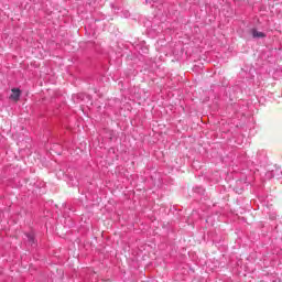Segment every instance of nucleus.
<instances>
[{
    "label": "nucleus",
    "instance_id": "nucleus-2",
    "mask_svg": "<svg viewBox=\"0 0 282 282\" xmlns=\"http://www.w3.org/2000/svg\"><path fill=\"white\" fill-rule=\"evenodd\" d=\"M10 98L11 100H19V98H21V90L19 88H13Z\"/></svg>",
    "mask_w": 282,
    "mask_h": 282
},
{
    "label": "nucleus",
    "instance_id": "nucleus-3",
    "mask_svg": "<svg viewBox=\"0 0 282 282\" xmlns=\"http://www.w3.org/2000/svg\"><path fill=\"white\" fill-rule=\"evenodd\" d=\"M253 39H265V33L257 31V29L251 30Z\"/></svg>",
    "mask_w": 282,
    "mask_h": 282
},
{
    "label": "nucleus",
    "instance_id": "nucleus-5",
    "mask_svg": "<svg viewBox=\"0 0 282 282\" xmlns=\"http://www.w3.org/2000/svg\"><path fill=\"white\" fill-rule=\"evenodd\" d=\"M274 178V172L273 170L265 173V180H272Z\"/></svg>",
    "mask_w": 282,
    "mask_h": 282
},
{
    "label": "nucleus",
    "instance_id": "nucleus-1",
    "mask_svg": "<svg viewBox=\"0 0 282 282\" xmlns=\"http://www.w3.org/2000/svg\"><path fill=\"white\" fill-rule=\"evenodd\" d=\"M24 235L28 246H31V248H36V237L34 236V232H26Z\"/></svg>",
    "mask_w": 282,
    "mask_h": 282
},
{
    "label": "nucleus",
    "instance_id": "nucleus-4",
    "mask_svg": "<svg viewBox=\"0 0 282 282\" xmlns=\"http://www.w3.org/2000/svg\"><path fill=\"white\" fill-rule=\"evenodd\" d=\"M273 176L275 180H282V170L281 167H274L273 169Z\"/></svg>",
    "mask_w": 282,
    "mask_h": 282
},
{
    "label": "nucleus",
    "instance_id": "nucleus-6",
    "mask_svg": "<svg viewBox=\"0 0 282 282\" xmlns=\"http://www.w3.org/2000/svg\"><path fill=\"white\" fill-rule=\"evenodd\" d=\"M111 8L116 14H118V12H120V8L116 7L115 4H111Z\"/></svg>",
    "mask_w": 282,
    "mask_h": 282
}]
</instances>
